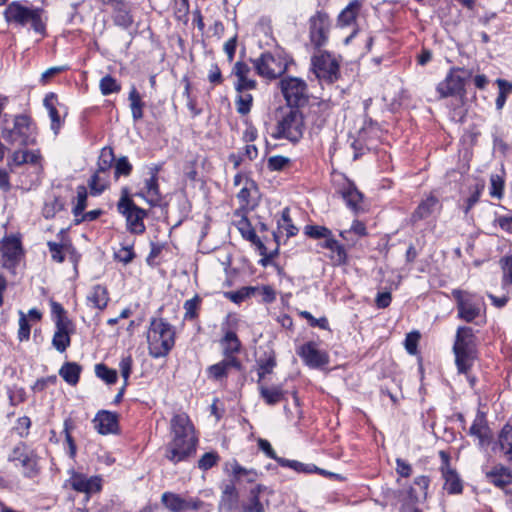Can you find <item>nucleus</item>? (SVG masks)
<instances>
[{
	"label": "nucleus",
	"instance_id": "19",
	"mask_svg": "<svg viewBox=\"0 0 512 512\" xmlns=\"http://www.w3.org/2000/svg\"><path fill=\"white\" fill-rule=\"evenodd\" d=\"M440 457L443 461V464L441 466V473L445 480L444 482V490L447 491L448 494H460L463 491V485L462 481L456 472L455 469L450 467L449 464V455L444 452L440 451Z\"/></svg>",
	"mask_w": 512,
	"mask_h": 512
},
{
	"label": "nucleus",
	"instance_id": "21",
	"mask_svg": "<svg viewBox=\"0 0 512 512\" xmlns=\"http://www.w3.org/2000/svg\"><path fill=\"white\" fill-rule=\"evenodd\" d=\"M93 424L99 434H116L119 432V415L116 412L100 410L95 415Z\"/></svg>",
	"mask_w": 512,
	"mask_h": 512
},
{
	"label": "nucleus",
	"instance_id": "20",
	"mask_svg": "<svg viewBox=\"0 0 512 512\" xmlns=\"http://www.w3.org/2000/svg\"><path fill=\"white\" fill-rule=\"evenodd\" d=\"M1 253L4 260V266L8 269L15 268L23 254L21 241L16 237H6L2 241Z\"/></svg>",
	"mask_w": 512,
	"mask_h": 512
},
{
	"label": "nucleus",
	"instance_id": "6",
	"mask_svg": "<svg viewBox=\"0 0 512 512\" xmlns=\"http://www.w3.org/2000/svg\"><path fill=\"white\" fill-rule=\"evenodd\" d=\"M5 124L7 120L5 119ZM36 128L29 116L20 114L13 119L12 127L5 125L2 128L3 140L12 146H29L36 143Z\"/></svg>",
	"mask_w": 512,
	"mask_h": 512
},
{
	"label": "nucleus",
	"instance_id": "27",
	"mask_svg": "<svg viewBox=\"0 0 512 512\" xmlns=\"http://www.w3.org/2000/svg\"><path fill=\"white\" fill-rule=\"evenodd\" d=\"M260 398L268 406H275L282 401H287V391L282 385L267 386L260 382L258 384Z\"/></svg>",
	"mask_w": 512,
	"mask_h": 512
},
{
	"label": "nucleus",
	"instance_id": "38",
	"mask_svg": "<svg viewBox=\"0 0 512 512\" xmlns=\"http://www.w3.org/2000/svg\"><path fill=\"white\" fill-rule=\"evenodd\" d=\"M228 467H230L234 480L237 482L244 480L247 483H254L259 477V474L255 469H246L236 460L228 462L226 464V469H228Z\"/></svg>",
	"mask_w": 512,
	"mask_h": 512
},
{
	"label": "nucleus",
	"instance_id": "8",
	"mask_svg": "<svg viewBox=\"0 0 512 512\" xmlns=\"http://www.w3.org/2000/svg\"><path fill=\"white\" fill-rule=\"evenodd\" d=\"M116 207L118 213L126 220V229L128 232L141 235L146 231L144 219L148 216V212L135 204L130 197L127 187L121 189V195Z\"/></svg>",
	"mask_w": 512,
	"mask_h": 512
},
{
	"label": "nucleus",
	"instance_id": "55",
	"mask_svg": "<svg viewBox=\"0 0 512 512\" xmlns=\"http://www.w3.org/2000/svg\"><path fill=\"white\" fill-rule=\"evenodd\" d=\"M235 226L242 237L247 241L252 242L258 237L251 222L245 215H241V218L235 222Z\"/></svg>",
	"mask_w": 512,
	"mask_h": 512
},
{
	"label": "nucleus",
	"instance_id": "10",
	"mask_svg": "<svg viewBox=\"0 0 512 512\" xmlns=\"http://www.w3.org/2000/svg\"><path fill=\"white\" fill-rule=\"evenodd\" d=\"M278 87L287 104V108L301 109L310 99L308 84L302 78L295 76H283Z\"/></svg>",
	"mask_w": 512,
	"mask_h": 512
},
{
	"label": "nucleus",
	"instance_id": "15",
	"mask_svg": "<svg viewBox=\"0 0 512 512\" xmlns=\"http://www.w3.org/2000/svg\"><path fill=\"white\" fill-rule=\"evenodd\" d=\"M330 21L327 13L317 11L309 19V39L315 49H320L328 42Z\"/></svg>",
	"mask_w": 512,
	"mask_h": 512
},
{
	"label": "nucleus",
	"instance_id": "63",
	"mask_svg": "<svg viewBox=\"0 0 512 512\" xmlns=\"http://www.w3.org/2000/svg\"><path fill=\"white\" fill-rule=\"evenodd\" d=\"M304 234L312 239H325L332 236V231L325 226L320 225H306L304 228Z\"/></svg>",
	"mask_w": 512,
	"mask_h": 512
},
{
	"label": "nucleus",
	"instance_id": "23",
	"mask_svg": "<svg viewBox=\"0 0 512 512\" xmlns=\"http://www.w3.org/2000/svg\"><path fill=\"white\" fill-rule=\"evenodd\" d=\"M250 72L251 68L247 63L237 61L234 64L231 75L237 77V82L234 84L236 92H245L255 90L257 88L256 80L248 77Z\"/></svg>",
	"mask_w": 512,
	"mask_h": 512
},
{
	"label": "nucleus",
	"instance_id": "34",
	"mask_svg": "<svg viewBox=\"0 0 512 512\" xmlns=\"http://www.w3.org/2000/svg\"><path fill=\"white\" fill-rule=\"evenodd\" d=\"M220 343L225 358H237L236 355L241 351L242 344L236 332L227 330Z\"/></svg>",
	"mask_w": 512,
	"mask_h": 512
},
{
	"label": "nucleus",
	"instance_id": "2",
	"mask_svg": "<svg viewBox=\"0 0 512 512\" xmlns=\"http://www.w3.org/2000/svg\"><path fill=\"white\" fill-rule=\"evenodd\" d=\"M478 344V338L472 327L459 326L457 328L452 352L458 374L469 376L479 358Z\"/></svg>",
	"mask_w": 512,
	"mask_h": 512
},
{
	"label": "nucleus",
	"instance_id": "33",
	"mask_svg": "<svg viewBox=\"0 0 512 512\" xmlns=\"http://www.w3.org/2000/svg\"><path fill=\"white\" fill-rule=\"evenodd\" d=\"M57 95L53 92L46 94L44 98V106L48 111L51 120V130L55 135H58L61 127L64 124V119L61 118L58 109L56 108Z\"/></svg>",
	"mask_w": 512,
	"mask_h": 512
},
{
	"label": "nucleus",
	"instance_id": "5",
	"mask_svg": "<svg viewBox=\"0 0 512 512\" xmlns=\"http://www.w3.org/2000/svg\"><path fill=\"white\" fill-rule=\"evenodd\" d=\"M45 11L40 7H28L19 1H13L6 6L4 18L8 24L25 27L28 24L38 34H44L46 24L43 20Z\"/></svg>",
	"mask_w": 512,
	"mask_h": 512
},
{
	"label": "nucleus",
	"instance_id": "24",
	"mask_svg": "<svg viewBox=\"0 0 512 512\" xmlns=\"http://www.w3.org/2000/svg\"><path fill=\"white\" fill-rule=\"evenodd\" d=\"M112 20L115 26L128 30L134 23L132 4L127 0H121L111 6Z\"/></svg>",
	"mask_w": 512,
	"mask_h": 512
},
{
	"label": "nucleus",
	"instance_id": "46",
	"mask_svg": "<svg viewBox=\"0 0 512 512\" xmlns=\"http://www.w3.org/2000/svg\"><path fill=\"white\" fill-rule=\"evenodd\" d=\"M483 190V183H477L473 187H470V195L459 203V207L465 215H468L471 209L479 202Z\"/></svg>",
	"mask_w": 512,
	"mask_h": 512
},
{
	"label": "nucleus",
	"instance_id": "44",
	"mask_svg": "<svg viewBox=\"0 0 512 512\" xmlns=\"http://www.w3.org/2000/svg\"><path fill=\"white\" fill-rule=\"evenodd\" d=\"M128 100L130 102V109L133 120L135 122L141 120L144 116L143 109L145 107V103L143 102L142 97L135 86L131 87Z\"/></svg>",
	"mask_w": 512,
	"mask_h": 512
},
{
	"label": "nucleus",
	"instance_id": "49",
	"mask_svg": "<svg viewBox=\"0 0 512 512\" xmlns=\"http://www.w3.org/2000/svg\"><path fill=\"white\" fill-rule=\"evenodd\" d=\"M182 82L184 83L183 95L186 97V100H187V108L189 109L192 117H197L200 114H202L203 110H202V108H199L197 106L196 96L192 95V92H191L192 84L187 76L183 77Z\"/></svg>",
	"mask_w": 512,
	"mask_h": 512
},
{
	"label": "nucleus",
	"instance_id": "4",
	"mask_svg": "<svg viewBox=\"0 0 512 512\" xmlns=\"http://www.w3.org/2000/svg\"><path fill=\"white\" fill-rule=\"evenodd\" d=\"M306 130L303 112L297 108H287L281 111L271 133L273 139H285L291 144H298Z\"/></svg>",
	"mask_w": 512,
	"mask_h": 512
},
{
	"label": "nucleus",
	"instance_id": "56",
	"mask_svg": "<svg viewBox=\"0 0 512 512\" xmlns=\"http://www.w3.org/2000/svg\"><path fill=\"white\" fill-rule=\"evenodd\" d=\"M99 88L104 96L112 93H119L121 91V84L111 75H106L101 78Z\"/></svg>",
	"mask_w": 512,
	"mask_h": 512
},
{
	"label": "nucleus",
	"instance_id": "28",
	"mask_svg": "<svg viewBox=\"0 0 512 512\" xmlns=\"http://www.w3.org/2000/svg\"><path fill=\"white\" fill-rule=\"evenodd\" d=\"M239 507V492L235 484H226L222 490L218 512H236Z\"/></svg>",
	"mask_w": 512,
	"mask_h": 512
},
{
	"label": "nucleus",
	"instance_id": "59",
	"mask_svg": "<svg viewBox=\"0 0 512 512\" xmlns=\"http://www.w3.org/2000/svg\"><path fill=\"white\" fill-rule=\"evenodd\" d=\"M291 166V159L282 155L271 156L267 160V169L271 172L284 171Z\"/></svg>",
	"mask_w": 512,
	"mask_h": 512
},
{
	"label": "nucleus",
	"instance_id": "29",
	"mask_svg": "<svg viewBox=\"0 0 512 512\" xmlns=\"http://www.w3.org/2000/svg\"><path fill=\"white\" fill-rule=\"evenodd\" d=\"M486 478L495 487L505 490L512 483V471L502 464H498L486 472Z\"/></svg>",
	"mask_w": 512,
	"mask_h": 512
},
{
	"label": "nucleus",
	"instance_id": "51",
	"mask_svg": "<svg viewBox=\"0 0 512 512\" xmlns=\"http://www.w3.org/2000/svg\"><path fill=\"white\" fill-rule=\"evenodd\" d=\"M430 484V479L428 476L421 475L414 479V485L416 487H411L408 491L409 497L411 501H417L419 498V494H421L424 498L427 495V490Z\"/></svg>",
	"mask_w": 512,
	"mask_h": 512
},
{
	"label": "nucleus",
	"instance_id": "25",
	"mask_svg": "<svg viewBox=\"0 0 512 512\" xmlns=\"http://www.w3.org/2000/svg\"><path fill=\"white\" fill-rule=\"evenodd\" d=\"M241 371L243 366L238 358H223L216 364H213L207 368L208 378L214 381H221L226 379L230 369Z\"/></svg>",
	"mask_w": 512,
	"mask_h": 512
},
{
	"label": "nucleus",
	"instance_id": "60",
	"mask_svg": "<svg viewBox=\"0 0 512 512\" xmlns=\"http://www.w3.org/2000/svg\"><path fill=\"white\" fill-rule=\"evenodd\" d=\"M505 181L504 178L498 174H492L490 176V187L489 194L492 198L498 200L503 198L504 195Z\"/></svg>",
	"mask_w": 512,
	"mask_h": 512
},
{
	"label": "nucleus",
	"instance_id": "53",
	"mask_svg": "<svg viewBox=\"0 0 512 512\" xmlns=\"http://www.w3.org/2000/svg\"><path fill=\"white\" fill-rule=\"evenodd\" d=\"M278 229L285 231L288 238L294 237L298 233V228L292 222L290 217V209L288 207L282 210L281 218L278 221Z\"/></svg>",
	"mask_w": 512,
	"mask_h": 512
},
{
	"label": "nucleus",
	"instance_id": "16",
	"mask_svg": "<svg viewBox=\"0 0 512 512\" xmlns=\"http://www.w3.org/2000/svg\"><path fill=\"white\" fill-rule=\"evenodd\" d=\"M298 356L303 363L311 369H320L329 364V354L325 350L318 348L314 341H308L297 349Z\"/></svg>",
	"mask_w": 512,
	"mask_h": 512
},
{
	"label": "nucleus",
	"instance_id": "32",
	"mask_svg": "<svg viewBox=\"0 0 512 512\" xmlns=\"http://www.w3.org/2000/svg\"><path fill=\"white\" fill-rule=\"evenodd\" d=\"M136 195L145 199L152 207L160 205L162 194L159 187V178H147L144 182L143 190Z\"/></svg>",
	"mask_w": 512,
	"mask_h": 512
},
{
	"label": "nucleus",
	"instance_id": "1",
	"mask_svg": "<svg viewBox=\"0 0 512 512\" xmlns=\"http://www.w3.org/2000/svg\"><path fill=\"white\" fill-rule=\"evenodd\" d=\"M171 440L165 446V458L173 464L189 460L196 454L198 437L189 416L176 414L170 421Z\"/></svg>",
	"mask_w": 512,
	"mask_h": 512
},
{
	"label": "nucleus",
	"instance_id": "9",
	"mask_svg": "<svg viewBox=\"0 0 512 512\" xmlns=\"http://www.w3.org/2000/svg\"><path fill=\"white\" fill-rule=\"evenodd\" d=\"M471 77V70L452 67L446 77L436 87L439 98L457 97L463 102L467 94L465 86Z\"/></svg>",
	"mask_w": 512,
	"mask_h": 512
},
{
	"label": "nucleus",
	"instance_id": "30",
	"mask_svg": "<svg viewBox=\"0 0 512 512\" xmlns=\"http://www.w3.org/2000/svg\"><path fill=\"white\" fill-rule=\"evenodd\" d=\"M258 381L260 382L266 375L271 374L277 365L276 353L271 347H267L263 354L256 360Z\"/></svg>",
	"mask_w": 512,
	"mask_h": 512
},
{
	"label": "nucleus",
	"instance_id": "61",
	"mask_svg": "<svg viewBox=\"0 0 512 512\" xmlns=\"http://www.w3.org/2000/svg\"><path fill=\"white\" fill-rule=\"evenodd\" d=\"M327 108V104L319 103L317 105V110H313L312 127L314 129L320 130L325 126L329 116Z\"/></svg>",
	"mask_w": 512,
	"mask_h": 512
},
{
	"label": "nucleus",
	"instance_id": "37",
	"mask_svg": "<svg viewBox=\"0 0 512 512\" xmlns=\"http://www.w3.org/2000/svg\"><path fill=\"white\" fill-rule=\"evenodd\" d=\"M87 301L94 308L104 310L110 301L107 287L101 284L93 286L91 292L87 296Z\"/></svg>",
	"mask_w": 512,
	"mask_h": 512
},
{
	"label": "nucleus",
	"instance_id": "41",
	"mask_svg": "<svg viewBox=\"0 0 512 512\" xmlns=\"http://www.w3.org/2000/svg\"><path fill=\"white\" fill-rule=\"evenodd\" d=\"M259 291V286H243L236 291H226L223 293L224 297L236 305L247 301L255 296Z\"/></svg>",
	"mask_w": 512,
	"mask_h": 512
},
{
	"label": "nucleus",
	"instance_id": "36",
	"mask_svg": "<svg viewBox=\"0 0 512 512\" xmlns=\"http://www.w3.org/2000/svg\"><path fill=\"white\" fill-rule=\"evenodd\" d=\"M41 161V155L39 151L29 150H17L13 152L10 159L8 160L9 166H21L23 164L38 165Z\"/></svg>",
	"mask_w": 512,
	"mask_h": 512
},
{
	"label": "nucleus",
	"instance_id": "22",
	"mask_svg": "<svg viewBox=\"0 0 512 512\" xmlns=\"http://www.w3.org/2000/svg\"><path fill=\"white\" fill-rule=\"evenodd\" d=\"M55 332L52 338L53 347L60 353H63L71 344V335L75 331L72 321H56Z\"/></svg>",
	"mask_w": 512,
	"mask_h": 512
},
{
	"label": "nucleus",
	"instance_id": "3",
	"mask_svg": "<svg viewBox=\"0 0 512 512\" xmlns=\"http://www.w3.org/2000/svg\"><path fill=\"white\" fill-rule=\"evenodd\" d=\"M146 337L149 355L155 359L166 357L175 346V327L164 318H151Z\"/></svg>",
	"mask_w": 512,
	"mask_h": 512
},
{
	"label": "nucleus",
	"instance_id": "26",
	"mask_svg": "<svg viewBox=\"0 0 512 512\" xmlns=\"http://www.w3.org/2000/svg\"><path fill=\"white\" fill-rule=\"evenodd\" d=\"M441 205L439 200L434 195H429L426 199L422 200L410 216L412 225L417 224L419 221L425 220L430 217L435 210L440 209Z\"/></svg>",
	"mask_w": 512,
	"mask_h": 512
},
{
	"label": "nucleus",
	"instance_id": "11",
	"mask_svg": "<svg viewBox=\"0 0 512 512\" xmlns=\"http://www.w3.org/2000/svg\"><path fill=\"white\" fill-rule=\"evenodd\" d=\"M8 461L21 468L25 478L33 479L40 474L39 457L25 442H19L8 455Z\"/></svg>",
	"mask_w": 512,
	"mask_h": 512
},
{
	"label": "nucleus",
	"instance_id": "31",
	"mask_svg": "<svg viewBox=\"0 0 512 512\" xmlns=\"http://www.w3.org/2000/svg\"><path fill=\"white\" fill-rule=\"evenodd\" d=\"M469 434L478 438L479 446L481 447L490 444L492 440V433L483 414H478L476 416L469 429Z\"/></svg>",
	"mask_w": 512,
	"mask_h": 512
},
{
	"label": "nucleus",
	"instance_id": "48",
	"mask_svg": "<svg viewBox=\"0 0 512 512\" xmlns=\"http://www.w3.org/2000/svg\"><path fill=\"white\" fill-rule=\"evenodd\" d=\"M115 160L114 151L111 147L106 146L102 148L97 161V170H99V172H104V174H110V169L112 168Z\"/></svg>",
	"mask_w": 512,
	"mask_h": 512
},
{
	"label": "nucleus",
	"instance_id": "14",
	"mask_svg": "<svg viewBox=\"0 0 512 512\" xmlns=\"http://www.w3.org/2000/svg\"><path fill=\"white\" fill-rule=\"evenodd\" d=\"M452 297L456 301L458 319L467 323H472L480 316L483 303L474 295L460 289H453Z\"/></svg>",
	"mask_w": 512,
	"mask_h": 512
},
{
	"label": "nucleus",
	"instance_id": "52",
	"mask_svg": "<svg viewBox=\"0 0 512 512\" xmlns=\"http://www.w3.org/2000/svg\"><path fill=\"white\" fill-rule=\"evenodd\" d=\"M201 304L202 298L198 294H195L193 298L186 300L183 305L185 310L184 319L188 321L197 319L199 317Z\"/></svg>",
	"mask_w": 512,
	"mask_h": 512
},
{
	"label": "nucleus",
	"instance_id": "13",
	"mask_svg": "<svg viewBox=\"0 0 512 512\" xmlns=\"http://www.w3.org/2000/svg\"><path fill=\"white\" fill-rule=\"evenodd\" d=\"M332 185L334 191L345 202L346 206L355 214L363 211L361 203L364 195L360 192L356 184L347 178L344 174H338L333 178Z\"/></svg>",
	"mask_w": 512,
	"mask_h": 512
},
{
	"label": "nucleus",
	"instance_id": "54",
	"mask_svg": "<svg viewBox=\"0 0 512 512\" xmlns=\"http://www.w3.org/2000/svg\"><path fill=\"white\" fill-rule=\"evenodd\" d=\"M237 93L238 95L235 99L236 110L242 116L247 115L253 105V96L248 91Z\"/></svg>",
	"mask_w": 512,
	"mask_h": 512
},
{
	"label": "nucleus",
	"instance_id": "45",
	"mask_svg": "<svg viewBox=\"0 0 512 512\" xmlns=\"http://www.w3.org/2000/svg\"><path fill=\"white\" fill-rule=\"evenodd\" d=\"M499 265L502 271L501 285L507 292H512V254L500 258Z\"/></svg>",
	"mask_w": 512,
	"mask_h": 512
},
{
	"label": "nucleus",
	"instance_id": "7",
	"mask_svg": "<svg viewBox=\"0 0 512 512\" xmlns=\"http://www.w3.org/2000/svg\"><path fill=\"white\" fill-rule=\"evenodd\" d=\"M256 73L266 79L274 80L282 77L292 59L283 50L265 52L260 57L251 60Z\"/></svg>",
	"mask_w": 512,
	"mask_h": 512
},
{
	"label": "nucleus",
	"instance_id": "35",
	"mask_svg": "<svg viewBox=\"0 0 512 512\" xmlns=\"http://www.w3.org/2000/svg\"><path fill=\"white\" fill-rule=\"evenodd\" d=\"M266 489L262 484H257L249 491L247 502L241 505L243 512H264V505L260 501V494Z\"/></svg>",
	"mask_w": 512,
	"mask_h": 512
},
{
	"label": "nucleus",
	"instance_id": "42",
	"mask_svg": "<svg viewBox=\"0 0 512 512\" xmlns=\"http://www.w3.org/2000/svg\"><path fill=\"white\" fill-rule=\"evenodd\" d=\"M81 372L82 367L78 363L65 362L59 370V375L66 383L71 386H75L79 382Z\"/></svg>",
	"mask_w": 512,
	"mask_h": 512
},
{
	"label": "nucleus",
	"instance_id": "57",
	"mask_svg": "<svg viewBox=\"0 0 512 512\" xmlns=\"http://www.w3.org/2000/svg\"><path fill=\"white\" fill-rule=\"evenodd\" d=\"M77 196H76V203L72 209V213L75 216V218L79 217L84 211L87 206V198H88V192L87 188L84 185L77 186Z\"/></svg>",
	"mask_w": 512,
	"mask_h": 512
},
{
	"label": "nucleus",
	"instance_id": "40",
	"mask_svg": "<svg viewBox=\"0 0 512 512\" xmlns=\"http://www.w3.org/2000/svg\"><path fill=\"white\" fill-rule=\"evenodd\" d=\"M110 185V174H104L96 169L94 174L88 181V186L92 195L97 196L102 194Z\"/></svg>",
	"mask_w": 512,
	"mask_h": 512
},
{
	"label": "nucleus",
	"instance_id": "12",
	"mask_svg": "<svg viewBox=\"0 0 512 512\" xmlns=\"http://www.w3.org/2000/svg\"><path fill=\"white\" fill-rule=\"evenodd\" d=\"M311 71L319 81L332 84L340 78V63L328 51H319L311 57Z\"/></svg>",
	"mask_w": 512,
	"mask_h": 512
},
{
	"label": "nucleus",
	"instance_id": "39",
	"mask_svg": "<svg viewBox=\"0 0 512 512\" xmlns=\"http://www.w3.org/2000/svg\"><path fill=\"white\" fill-rule=\"evenodd\" d=\"M278 464L281 467L290 468L297 473H303V474H312V473L324 474L325 473V471L323 469L317 467L314 464H306V463H302L297 460H290V459H286L283 457L278 460Z\"/></svg>",
	"mask_w": 512,
	"mask_h": 512
},
{
	"label": "nucleus",
	"instance_id": "64",
	"mask_svg": "<svg viewBox=\"0 0 512 512\" xmlns=\"http://www.w3.org/2000/svg\"><path fill=\"white\" fill-rule=\"evenodd\" d=\"M96 376L107 384H115L117 381V372L114 369L109 368L107 365L100 363L95 366Z\"/></svg>",
	"mask_w": 512,
	"mask_h": 512
},
{
	"label": "nucleus",
	"instance_id": "43",
	"mask_svg": "<svg viewBox=\"0 0 512 512\" xmlns=\"http://www.w3.org/2000/svg\"><path fill=\"white\" fill-rule=\"evenodd\" d=\"M362 2L360 0H352L339 14L338 23L341 26H349L356 21L361 9Z\"/></svg>",
	"mask_w": 512,
	"mask_h": 512
},
{
	"label": "nucleus",
	"instance_id": "47",
	"mask_svg": "<svg viewBox=\"0 0 512 512\" xmlns=\"http://www.w3.org/2000/svg\"><path fill=\"white\" fill-rule=\"evenodd\" d=\"M499 446L509 461L512 460V426L506 424L499 433Z\"/></svg>",
	"mask_w": 512,
	"mask_h": 512
},
{
	"label": "nucleus",
	"instance_id": "62",
	"mask_svg": "<svg viewBox=\"0 0 512 512\" xmlns=\"http://www.w3.org/2000/svg\"><path fill=\"white\" fill-rule=\"evenodd\" d=\"M7 395L11 406H18L26 401L27 395L23 387L7 386Z\"/></svg>",
	"mask_w": 512,
	"mask_h": 512
},
{
	"label": "nucleus",
	"instance_id": "17",
	"mask_svg": "<svg viewBox=\"0 0 512 512\" xmlns=\"http://www.w3.org/2000/svg\"><path fill=\"white\" fill-rule=\"evenodd\" d=\"M69 474L70 477L66 483L77 492L92 494L97 493L102 489V479L100 476L88 477L83 473L76 472L75 470L69 471Z\"/></svg>",
	"mask_w": 512,
	"mask_h": 512
},
{
	"label": "nucleus",
	"instance_id": "58",
	"mask_svg": "<svg viewBox=\"0 0 512 512\" xmlns=\"http://www.w3.org/2000/svg\"><path fill=\"white\" fill-rule=\"evenodd\" d=\"M133 171V166L127 156H121L115 160L114 178L118 180L121 176L128 177Z\"/></svg>",
	"mask_w": 512,
	"mask_h": 512
},
{
	"label": "nucleus",
	"instance_id": "50",
	"mask_svg": "<svg viewBox=\"0 0 512 512\" xmlns=\"http://www.w3.org/2000/svg\"><path fill=\"white\" fill-rule=\"evenodd\" d=\"M322 247L328 249L336 254V261L338 264H345L348 260V255L344 245L340 244L333 235L329 236L322 244Z\"/></svg>",
	"mask_w": 512,
	"mask_h": 512
},
{
	"label": "nucleus",
	"instance_id": "18",
	"mask_svg": "<svg viewBox=\"0 0 512 512\" xmlns=\"http://www.w3.org/2000/svg\"><path fill=\"white\" fill-rule=\"evenodd\" d=\"M163 505L171 512H186L189 510H200L205 503L199 498H183L172 492H165L162 495Z\"/></svg>",
	"mask_w": 512,
	"mask_h": 512
}]
</instances>
